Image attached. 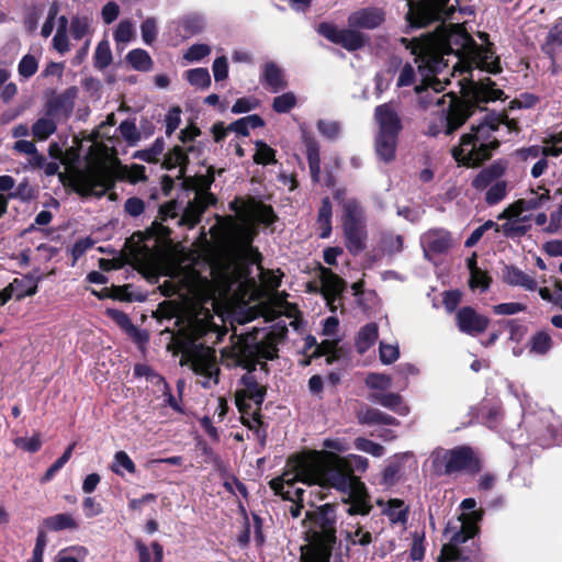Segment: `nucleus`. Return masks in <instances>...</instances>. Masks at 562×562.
Returning <instances> with one entry per match:
<instances>
[{"label":"nucleus","instance_id":"nucleus-57","mask_svg":"<svg viewBox=\"0 0 562 562\" xmlns=\"http://www.w3.org/2000/svg\"><path fill=\"white\" fill-rule=\"evenodd\" d=\"M316 125L319 134L327 139L334 140L340 135L341 128L337 121L319 120Z\"/></svg>","mask_w":562,"mask_h":562},{"label":"nucleus","instance_id":"nucleus-53","mask_svg":"<svg viewBox=\"0 0 562 562\" xmlns=\"http://www.w3.org/2000/svg\"><path fill=\"white\" fill-rule=\"evenodd\" d=\"M112 61V53L106 41H101L94 52V66L99 69L106 68Z\"/></svg>","mask_w":562,"mask_h":562},{"label":"nucleus","instance_id":"nucleus-40","mask_svg":"<svg viewBox=\"0 0 562 562\" xmlns=\"http://www.w3.org/2000/svg\"><path fill=\"white\" fill-rule=\"evenodd\" d=\"M331 203L328 198L322 200L321 207L318 210L317 226L321 238H328L331 234Z\"/></svg>","mask_w":562,"mask_h":562},{"label":"nucleus","instance_id":"nucleus-13","mask_svg":"<svg viewBox=\"0 0 562 562\" xmlns=\"http://www.w3.org/2000/svg\"><path fill=\"white\" fill-rule=\"evenodd\" d=\"M111 175L105 169L79 170L71 177L74 189L81 195H103L112 186Z\"/></svg>","mask_w":562,"mask_h":562},{"label":"nucleus","instance_id":"nucleus-41","mask_svg":"<svg viewBox=\"0 0 562 562\" xmlns=\"http://www.w3.org/2000/svg\"><path fill=\"white\" fill-rule=\"evenodd\" d=\"M359 419L362 424H367V425H394V426H397L400 424V422L395 417H393L386 413H383L376 408H367L366 411H363L360 414Z\"/></svg>","mask_w":562,"mask_h":562},{"label":"nucleus","instance_id":"nucleus-34","mask_svg":"<svg viewBox=\"0 0 562 562\" xmlns=\"http://www.w3.org/2000/svg\"><path fill=\"white\" fill-rule=\"evenodd\" d=\"M262 82L272 91L279 92L284 89L286 81L283 72L274 63H267L262 71Z\"/></svg>","mask_w":562,"mask_h":562},{"label":"nucleus","instance_id":"nucleus-52","mask_svg":"<svg viewBox=\"0 0 562 562\" xmlns=\"http://www.w3.org/2000/svg\"><path fill=\"white\" fill-rule=\"evenodd\" d=\"M88 555V550L85 547L76 546L58 553L56 562H81Z\"/></svg>","mask_w":562,"mask_h":562},{"label":"nucleus","instance_id":"nucleus-5","mask_svg":"<svg viewBox=\"0 0 562 562\" xmlns=\"http://www.w3.org/2000/svg\"><path fill=\"white\" fill-rule=\"evenodd\" d=\"M463 79L459 80L461 87V99H450L449 109L446 116V134H452L457 131L475 111L483 109V104L498 100L504 92L495 88V83L490 79H480L474 81L470 79L465 85Z\"/></svg>","mask_w":562,"mask_h":562},{"label":"nucleus","instance_id":"nucleus-51","mask_svg":"<svg viewBox=\"0 0 562 562\" xmlns=\"http://www.w3.org/2000/svg\"><path fill=\"white\" fill-rule=\"evenodd\" d=\"M134 373L137 376H145L148 381L157 386L158 391H167V382L165 379L155 373L148 366L137 364L134 369Z\"/></svg>","mask_w":562,"mask_h":562},{"label":"nucleus","instance_id":"nucleus-46","mask_svg":"<svg viewBox=\"0 0 562 562\" xmlns=\"http://www.w3.org/2000/svg\"><path fill=\"white\" fill-rule=\"evenodd\" d=\"M127 61L132 65L133 68L142 71H147L150 69L153 65V60L149 54L140 48L131 50L127 56Z\"/></svg>","mask_w":562,"mask_h":562},{"label":"nucleus","instance_id":"nucleus-6","mask_svg":"<svg viewBox=\"0 0 562 562\" xmlns=\"http://www.w3.org/2000/svg\"><path fill=\"white\" fill-rule=\"evenodd\" d=\"M314 526V541L301 548L300 562H329L336 543V512L329 504L307 513Z\"/></svg>","mask_w":562,"mask_h":562},{"label":"nucleus","instance_id":"nucleus-56","mask_svg":"<svg viewBox=\"0 0 562 562\" xmlns=\"http://www.w3.org/2000/svg\"><path fill=\"white\" fill-rule=\"evenodd\" d=\"M188 81L199 88H207L211 85V76L206 68H195L187 72Z\"/></svg>","mask_w":562,"mask_h":562},{"label":"nucleus","instance_id":"nucleus-33","mask_svg":"<svg viewBox=\"0 0 562 562\" xmlns=\"http://www.w3.org/2000/svg\"><path fill=\"white\" fill-rule=\"evenodd\" d=\"M303 142L306 147V156L308 160L311 177L313 181L317 182L319 180L321 175V157L318 143L313 136L306 133L303 134Z\"/></svg>","mask_w":562,"mask_h":562},{"label":"nucleus","instance_id":"nucleus-62","mask_svg":"<svg viewBox=\"0 0 562 562\" xmlns=\"http://www.w3.org/2000/svg\"><path fill=\"white\" fill-rule=\"evenodd\" d=\"M507 194V183L505 181H496L486 192L485 201L493 205L502 201Z\"/></svg>","mask_w":562,"mask_h":562},{"label":"nucleus","instance_id":"nucleus-55","mask_svg":"<svg viewBox=\"0 0 562 562\" xmlns=\"http://www.w3.org/2000/svg\"><path fill=\"white\" fill-rule=\"evenodd\" d=\"M37 69L38 60L31 54L24 55L18 66L19 75L24 79L31 78L33 75H35Z\"/></svg>","mask_w":562,"mask_h":562},{"label":"nucleus","instance_id":"nucleus-17","mask_svg":"<svg viewBox=\"0 0 562 562\" xmlns=\"http://www.w3.org/2000/svg\"><path fill=\"white\" fill-rule=\"evenodd\" d=\"M319 292L324 296L330 312H336L345 289L344 281L330 269L321 267L319 269Z\"/></svg>","mask_w":562,"mask_h":562},{"label":"nucleus","instance_id":"nucleus-58","mask_svg":"<svg viewBox=\"0 0 562 562\" xmlns=\"http://www.w3.org/2000/svg\"><path fill=\"white\" fill-rule=\"evenodd\" d=\"M254 161L258 165H268L276 161V151L263 142L256 143Z\"/></svg>","mask_w":562,"mask_h":562},{"label":"nucleus","instance_id":"nucleus-16","mask_svg":"<svg viewBox=\"0 0 562 562\" xmlns=\"http://www.w3.org/2000/svg\"><path fill=\"white\" fill-rule=\"evenodd\" d=\"M454 241L450 232L445 228H431L420 236L424 257L432 260L435 256L448 252Z\"/></svg>","mask_w":562,"mask_h":562},{"label":"nucleus","instance_id":"nucleus-54","mask_svg":"<svg viewBox=\"0 0 562 562\" xmlns=\"http://www.w3.org/2000/svg\"><path fill=\"white\" fill-rule=\"evenodd\" d=\"M355 448L373 457H382L385 452L383 446L367 438L358 437L355 439Z\"/></svg>","mask_w":562,"mask_h":562},{"label":"nucleus","instance_id":"nucleus-25","mask_svg":"<svg viewBox=\"0 0 562 562\" xmlns=\"http://www.w3.org/2000/svg\"><path fill=\"white\" fill-rule=\"evenodd\" d=\"M178 217V204L176 201H170L159 209L158 220L151 224L149 233L155 236L156 241H165L169 234L170 229L168 226H165L162 223L168 220H175Z\"/></svg>","mask_w":562,"mask_h":562},{"label":"nucleus","instance_id":"nucleus-63","mask_svg":"<svg viewBox=\"0 0 562 562\" xmlns=\"http://www.w3.org/2000/svg\"><path fill=\"white\" fill-rule=\"evenodd\" d=\"M295 104V95L292 92H286L273 99L272 108L278 113H288Z\"/></svg>","mask_w":562,"mask_h":562},{"label":"nucleus","instance_id":"nucleus-50","mask_svg":"<svg viewBox=\"0 0 562 562\" xmlns=\"http://www.w3.org/2000/svg\"><path fill=\"white\" fill-rule=\"evenodd\" d=\"M416 82L417 77L415 67L412 64L406 63L398 70L396 87L398 89L412 86L415 88V86H418Z\"/></svg>","mask_w":562,"mask_h":562},{"label":"nucleus","instance_id":"nucleus-27","mask_svg":"<svg viewBox=\"0 0 562 562\" xmlns=\"http://www.w3.org/2000/svg\"><path fill=\"white\" fill-rule=\"evenodd\" d=\"M344 233L346 237V247L351 254L358 255L366 248V223L344 225Z\"/></svg>","mask_w":562,"mask_h":562},{"label":"nucleus","instance_id":"nucleus-29","mask_svg":"<svg viewBox=\"0 0 562 562\" xmlns=\"http://www.w3.org/2000/svg\"><path fill=\"white\" fill-rule=\"evenodd\" d=\"M370 401L378 403L401 416L409 414L408 405L404 403L403 397L397 393H373L370 395Z\"/></svg>","mask_w":562,"mask_h":562},{"label":"nucleus","instance_id":"nucleus-26","mask_svg":"<svg viewBox=\"0 0 562 562\" xmlns=\"http://www.w3.org/2000/svg\"><path fill=\"white\" fill-rule=\"evenodd\" d=\"M409 460H413L412 452L394 456L382 473L381 484L385 487H391L396 484L403 477L405 463Z\"/></svg>","mask_w":562,"mask_h":562},{"label":"nucleus","instance_id":"nucleus-59","mask_svg":"<svg viewBox=\"0 0 562 562\" xmlns=\"http://www.w3.org/2000/svg\"><path fill=\"white\" fill-rule=\"evenodd\" d=\"M379 357L380 361L383 364H392L400 357V348L397 344H386L384 341L380 342L379 347Z\"/></svg>","mask_w":562,"mask_h":562},{"label":"nucleus","instance_id":"nucleus-48","mask_svg":"<svg viewBox=\"0 0 562 562\" xmlns=\"http://www.w3.org/2000/svg\"><path fill=\"white\" fill-rule=\"evenodd\" d=\"M121 179L137 183L146 179L145 167L142 165L120 166L116 172Z\"/></svg>","mask_w":562,"mask_h":562},{"label":"nucleus","instance_id":"nucleus-8","mask_svg":"<svg viewBox=\"0 0 562 562\" xmlns=\"http://www.w3.org/2000/svg\"><path fill=\"white\" fill-rule=\"evenodd\" d=\"M206 333V325L194 323L189 339L191 346H183V358L191 369L202 375L200 381L203 387H210L212 383H218L220 369L216 364L215 351L210 347L196 345L195 340Z\"/></svg>","mask_w":562,"mask_h":562},{"label":"nucleus","instance_id":"nucleus-37","mask_svg":"<svg viewBox=\"0 0 562 562\" xmlns=\"http://www.w3.org/2000/svg\"><path fill=\"white\" fill-rule=\"evenodd\" d=\"M38 279L32 274L15 278L10 282V290L15 291V299L21 301L25 296H32L37 292Z\"/></svg>","mask_w":562,"mask_h":562},{"label":"nucleus","instance_id":"nucleus-45","mask_svg":"<svg viewBox=\"0 0 562 562\" xmlns=\"http://www.w3.org/2000/svg\"><path fill=\"white\" fill-rule=\"evenodd\" d=\"M67 27L68 20L66 16L61 15L58 19L57 31L55 36L53 37V46L60 54H64L69 49Z\"/></svg>","mask_w":562,"mask_h":562},{"label":"nucleus","instance_id":"nucleus-24","mask_svg":"<svg viewBox=\"0 0 562 562\" xmlns=\"http://www.w3.org/2000/svg\"><path fill=\"white\" fill-rule=\"evenodd\" d=\"M145 247L146 250L140 255L139 260L150 273L172 277L181 269L179 266H167L160 251Z\"/></svg>","mask_w":562,"mask_h":562},{"label":"nucleus","instance_id":"nucleus-38","mask_svg":"<svg viewBox=\"0 0 562 562\" xmlns=\"http://www.w3.org/2000/svg\"><path fill=\"white\" fill-rule=\"evenodd\" d=\"M368 42V36L359 32L358 29H342L338 45H341L349 52L362 48Z\"/></svg>","mask_w":562,"mask_h":562},{"label":"nucleus","instance_id":"nucleus-4","mask_svg":"<svg viewBox=\"0 0 562 562\" xmlns=\"http://www.w3.org/2000/svg\"><path fill=\"white\" fill-rule=\"evenodd\" d=\"M508 133L517 132V122L509 120L502 114H486L471 131L461 137L458 147H454L452 155L457 161L475 167L487 160L492 153L499 146L501 130Z\"/></svg>","mask_w":562,"mask_h":562},{"label":"nucleus","instance_id":"nucleus-60","mask_svg":"<svg viewBox=\"0 0 562 562\" xmlns=\"http://www.w3.org/2000/svg\"><path fill=\"white\" fill-rule=\"evenodd\" d=\"M119 131L122 137L131 146L136 145L140 140V133L138 132L136 124L132 121H123L119 126Z\"/></svg>","mask_w":562,"mask_h":562},{"label":"nucleus","instance_id":"nucleus-36","mask_svg":"<svg viewBox=\"0 0 562 562\" xmlns=\"http://www.w3.org/2000/svg\"><path fill=\"white\" fill-rule=\"evenodd\" d=\"M42 526L49 531L76 530L79 527L76 519L67 513L46 517Z\"/></svg>","mask_w":562,"mask_h":562},{"label":"nucleus","instance_id":"nucleus-2","mask_svg":"<svg viewBox=\"0 0 562 562\" xmlns=\"http://www.w3.org/2000/svg\"><path fill=\"white\" fill-rule=\"evenodd\" d=\"M277 335L272 331L265 334L263 339L258 341L257 336L248 334L247 336H240L238 341L232 347V356L235 360V364L243 367L248 370V373L243 375L241 382L244 390L236 394V405L240 413H246L247 408H250L247 400L252 401L256 405V409L252 415H257L266 395V389L260 385L254 375L250 374L256 369V364L260 359L272 360L277 357ZM250 429H255V434L258 440L263 443L266 434L261 430V422L252 416L251 422H246Z\"/></svg>","mask_w":562,"mask_h":562},{"label":"nucleus","instance_id":"nucleus-1","mask_svg":"<svg viewBox=\"0 0 562 562\" xmlns=\"http://www.w3.org/2000/svg\"><path fill=\"white\" fill-rule=\"evenodd\" d=\"M414 61L424 75L425 69L432 72H445L449 59L456 58L452 66L454 71H471L480 69L488 74L501 72L499 59L494 55L491 45H477L461 24L442 29L436 34L415 38L409 43Z\"/></svg>","mask_w":562,"mask_h":562},{"label":"nucleus","instance_id":"nucleus-20","mask_svg":"<svg viewBox=\"0 0 562 562\" xmlns=\"http://www.w3.org/2000/svg\"><path fill=\"white\" fill-rule=\"evenodd\" d=\"M240 216L247 224H263L270 226L277 220L273 209L260 201L250 200L239 211Z\"/></svg>","mask_w":562,"mask_h":562},{"label":"nucleus","instance_id":"nucleus-42","mask_svg":"<svg viewBox=\"0 0 562 562\" xmlns=\"http://www.w3.org/2000/svg\"><path fill=\"white\" fill-rule=\"evenodd\" d=\"M379 336L378 325L375 323H370L363 326L357 337V350L360 353H364L369 350L371 346L374 345Z\"/></svg>","mask_w":562,"mask_h":562},{"label":"nucleus","instance_id":"nucleus-47","mask_svg":"<svg viewBox=\"0 0 562 562\" xmlns=\"http://www.w3.org/2000/svg\"><path fill=\"white\" fill-rule=\"evenodd\" d=\"M529 344L531 352L544 355L551 349L552 339L547 331L540 330L531 336Z\"/></svg>","mask_w":562,"mask_h":562},{"label":"nucleus","instance_id":"nucleus-28","mask_svg":"<svg viewBox=\"0 0 562 562\" xmlns=\"http://www.w3.org/2000/svg\"><path fill=\"white\" fill-rule=\"evenodd\" d=\"M378 505L382 507L383 514L389 518L392 525H405L408 517V506L397 498H391L386 502L379 501Z\"/></svg>","mask_w":562,"mask_h":562},{"label":"nucleus","instance_id":"nucleus-7","mask_svg":"<svg viewBox=\"0 0 562 562\" xmlns=\"http://www.w3.org/2000/svg\"><path fill=\"white\" fill-rule=\"evenodd\" d=\"M482 517L483 512H472L462 513L458 518L449 520L443 532L448 542L442 546L437 562L467 561L469 557L462 544L479 532L477 524Z\"/></svg>","mask_w":562,"mask_h":562},{"label":"nucleus","instance_id":"nucleus-18","mask_svg":"<svg viewBox=\"0 0 562 562\" xmlns=\"http://www.w3.org/2000/svg\"><path fill=\"white\" fill-rule=\"evenodd\" d=\"M378 133L398 135L403 128L400 111L394 102L383 103L374 109Z\"/></svg>","mask_w":562,"mask_h":562},{"label":"nucleus","instance_id":"nucleus-21","mask_svg":"<svg viewBox=\"0 0 562 562\" xmlns=\"http://www.w3.org/2000/svg\"><path fill=\"white\" fill-rule=\"evenodd\" d=\"M457 324L462 333L476 335L486 329L488 318L476 313L472 307L465 306L458 311Z\"/></svg>","mask_w":562,"mask_h":562},{"label":"nucleus","instance_id":"nucleus-11","mask_svg":"<svg viewBox=\"0 0 562 562\" xmlns=\"http://www.w3.org/2000/svg\"><path fill=\"white\" fill-rule=\"evenodd\" d=\"M449 2L450 0H409L406 18L411 25L416 27L451 19L454 5Z\"/></svg>","mask_w":562,"mask_h":562},{"label":"nucleus","instance_id":"nucleus-10","mask_svg":"<svg viewBox=\"0 0 562 562\" xmlns=\"http://www.w3.org/2000/svg\"><path fill=\"white\" fill-rule=\"evenodd\" d=\"M431 467L438 475H449L461 471H479V462L469 447L436 449L430 456Z\"/></svg>","mask_w":562,"mask_h":562},{"label":"nucleus","instance_id":"nucleus-64","mask_svg":"<svg viewBox=\"0 0 562 562\" xmlns=\"http://www.w3.org/2000/svg\"><path fill=\"white\" fill-rule=\"evenodd\" d=\"M282 276L283 274L280 273L279 270L272 271L265 270L262 268L260 269L259 273L262 285L269 291H274L280 286Z\"/></svg>","mask_w":562,"mask_h":562},{"label":"nucleus","instance_id":"nucleus-22","mask_svg":"<svg viewBox=\"0 0 562 562\" xmlns=\"http://www.w3.org/2000/svg\"><path fill=\"white\" fill-rule=\"evenodd\" d=\"M77 90L75 88L67 89L65 92L52 98L45 105L48 115L59 119H67L71 114L75 106V98Z\"/></svg>","mask_w":562,"mask_h":562},{"label":"nucleus","instance_id":"nucleus-32","mask_svg":"<svg viewBox=\"0 0 562 562\" xmlns=\"http://www.w3.org/2000/svg\"><path fill=\"white\" fill-rule=\"evenodd\" d=\"M397 137L398 135L376 133L374 142L375 153L381 160L390 162L394 159Z\"/></svg>","mask_w":562,"mask_h":562},{"label":"nucleus","instance_id":"nucleus-9","mask_svg":"<svg viewBox=\"0 0 562 562\" xmlns=\"http://www.w3.org/2000/svg\"><path fill=\"white\" fill-rule=\"evenodd\" d=\"M313 459V454L304 456L297 459L293 465V470L284 472L281 476L270 481V487L276 494L281 495L284 499L291 501L292 503L305 501L306 490L300 486H295L296 483H302L307 486L317 485L319 487H327L316 480H312L308 473L305 471L307 461Z\"/></svg>","mask_w":562,"mask_h":562},{"label":"nucleus","instance_id":"nucleus-35","mask_svg":"<svg viewBox=\"0 0 562 562\" xmlns=\"http://www.w3.org/2000/svg\"><path fill=\"white\" fill-rule=\"evenodd\" d=\"M57 130V120L48 115L45 111L44 115L37 119L31 128V134L37 140H46Z\"/></svg>","mask_w":562,"mask_h":562},{"label":"nucleus","instance_id":"nucleus-49","mask_svg":"<svg viewBox=\"0 0 562 562\" xmlns=\"http://www.w3.org/2000/svg\"><path fill=\"white\" fill-rule=\"evenodd\" d=\"M111 470L117 475H123V470L133 474L135 473L136 468L133 460L128 457V454L125 451H117L114 454Z\"/></svg>","mask_w":562,"mask_h":562},{"label":"nucleus","instance_id":"nucleus-14","mask_svg":"<svg viewBox=\"0 0 562 562\" xmlns=\"http://www.w3.org/2000/svg\"><path fill=\"white\" fill-rule=\"evenodd\" d=\"M418 74L422 79L419 86H415V93L418 97L419 104L425 109L441 105L446 95L439 93L448 83V78L446 76L439 78L438 76L443 75V72H432L429 69H425L424 75L419 70Z\"/></svg>","mask_w":562,"mask_h":562},{"label":"nucleus","instance_id":"nucleus-39","mask_svg":"<svg viewBox=\"0 0 562 562\" xmlns=\"http://www.w3.org/2000/svg\"><path fill=\"white\" fill-rule=\"evenodd\" d=\"M505 164L497 161L492 164L488 168L483 169L473 180L472 186L475 189H483L493 180L501 177L505 172Z\"/></svg>","mask_w":562,"mask_h":562},{"label":"nucleus","instance_id":"nucleus-15","mask_svg":"<svg viewBox=\"0 0 562 562\" xmlns=\"http://www.w3.org/2000/svg\"><path fill=\"white\" fill-rule=\"evenodd\" d=\"M200 134V131L195 126H190L180 132L179 139L183 145H187L189 142L193 140ZM195 150L193 145H188L186 148L181 146H175L172 150H170L164 160V166L166 169L179 168V175L184 173V168L188 162V153H193Z\"/></svg>","mask_w":562,"mask_h":562},{"label":"nucleus","instance_id":"nucleus-31","mask_svg":"<svg viewBox=\"0 0 562 562\" xmlns=\"http://www.w3.org/2000/svg\"><path fill=\"white\" fill-rule=\"evenodd\" d=\"M543 50L553 63L562 60V21H559L550 29Z\"/></svg>","mask_w":562,"mask_h":562},{"label":"nucleus","instance_id":"nucleus-3","mask_svg":"<svg viewBox=\"0 0 562 562\" xmlns=\"http://www.w3.org/2000/svg\"><path fill=\"white\" fill-rule=\"evenodd\" d=\"M368 460L361 456L349 454L339 457L334 452H315L307 461L305 471L312 480H316L329 488L347 493L358 502L366 497V486L353 472L366 471Z\"/></svg>","mask_w":562,"mask_h":562},{"label":"nucleus","instance_id":"nucleus-30","mask_svg":"<svg viewBox=\"0 0 562 562\" xmlns=\"http://www.w3.org/2000/svg\"><path fill=\"white\" fill-rule=\"evenodd\" d=\"M503 279L509 285L521 286L528 291H535L538 285L535 278L513 266L505 267L503 271Z\"/></svg>","mask_w":562,"mask_h":562},{"label":"nucleus","instance_id":"nucleus-12","mask_svg":"<svg viewBox=\"0 0 562 562\" xmlns=\"http://www.w3.org/2000/svg\"><path fill=\"white\" fill-rule=\"evenodd\" d=\"M551 200L550 191L543 186L530 189L529 194L507 206L499 215L498 220H520L529 221L530 215L525 212L538 211L543 209Z\"/></svg>","mask_w":562,"mask_h":562},{"label":"nucleus","instance_id":"nucleus-44","mask_svg":"<svg viewBox=\"0 0 562 562\" xmlns=\"http://www.w3.org/2000/svg\"><path fill=\"white\" fill-rule=\"evenodd\" d=\"M366 218L363 210L356 200L344 203V225L363 224Z\"/></svg>","mask_w":562,"mask_h":562},{"label":"nucleus","instance_id":"nucleus-43","mask_svg":"<svg viewBox=\"0 0 562 562\" xmlns=\"http://www.w3.org/2000/svg\"><path fill=\"white\" fill-rule=\"evenodd\" d=\"M136 550L139 562H162L164 550L158 542H153L149 547L137 540Z\"/></svg>","mask_w":562,"mask_h":562},{"label":"nucleus","instance_id":"nucleus-23","mask_svg":"<svg viewBox=\"0 0 562 562\" xmlns=\"http://www.w3.org/2000/svg\"><path fill=\"white\" fill-rule=\"evenodd\" d=\"M214 202L215 199L212 194L207 192L196 193L194 201L188 203L182 216L177 220V224L193 227L199 222L203 211Z\"/></svg>","mask_w":562,"mask_h":562},{"label":"nucleus","instance_id":"nucleus-19","mask_svg":"<svg viewBox=\"0 0 562 562\" xmlns=\"http://www.w3.org/2000/svg\"><path fill=\"white\" fill-rule=\"evenodd\" d=\"M385 21V12L382 8L366 7L353 11L348 16V26L352 29L374 30Z\"/></svg>","mask_w":562,"mask_h":562},{"label":"nucleus","instance_id":"nucleus-61","mask_svg":"<svg viewBox=\"0 0 562 562\" xmlns=\"http://www.w3.org/2000/svg\"><path fill=\"white\" fill-rule=\"evenodd\" d=\"M366 385L372 390L385 391L392 386V378L382 373H370L366 378Z\"/></svg>","mask_w":562,"mask_h":562}]
</instances>
